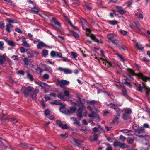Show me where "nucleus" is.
<instances>
[{
  "mask_svg": "<svg viewBox=\"0 0 150 150\" xmlns=\"http://www.w3.org/2000/svg\"><path fill=\"white\" fill-rule=\"evenodd\" d=\"M76 95L79 100L80 101V104L78 105L79 107L77 110L78 113L77 115L78 118L81 119L83 117L82 113L85 108V100L84 99L82 98V96L81 95L77 94Z\"/></svg>",
  "mask_w": 150,
  "mask_h": 150,
  "instance_id": "obj_1",
  "label": "nucleus"
},
{
  "mask_svg": "<svg viewBox=\"0 0 150 150\" xmlns=\"http://www.w3.org/2000/svg\"><path fill=\"white\" fill-rule=\"evenodd\" d=\"M127 70L128 72L131 75L137 76L144 81H150V78L144 75L142 73H139L138 74H136L134 73V71L133 70L130 68L127 69Z\"/></svg>",
  "mask_w": 150,
  "mask_h": 150,
  "instance_id": "obj_2",
  "label": "nucleus"
},
{
  "mask_svg": "<svg viewBox=\"0 0 150 150\" xmlns=\"http://www.w3.org/2000/svg\"><path fill=\"white\" fill-rule=\"evenodd\" d=\"M124 112L122 115V118L124 120H130L131 119L130 114L132 113L131 109L125 108L124 109Z\"/></svg>",
  "mask_w": 150,
  "mask_h": 150,
  "instance_id": "obj_3",
  "label": "nucleus"
},
{
  "mask_svg": "<svg viewBox=\"0 0 150 150\" xmlns=\"http://www.w3.org/2000/svg\"><path fill=\"white\" fill-rule=\"evenodd\" d=\"M71 90L70 89L65 90L63 92H62L57 94L58 97L61 100H64L67 98L70 97V93Z\"/></svg>",
  "mask_w": 150,
  "mask_h": 150,
  "instance_id": "obj_4",
  "label": "nucleus"
},
{
  "mask_svg": "<svg viewBox=\"0 0 150 150\" xmlns=\"http://www.w3.org/2000/svg\"><path fill=\"white\" fill-rule=\"evenodd\" d=\"M34 88L29 86L27 87H23L21 90V92L24 94L25 98H27L30 94V92L33 91Z\"/></svg>",
  "mask_w": 150,
  "mask_h": 150,
  "instance_id": "obj_5",
  "label": "nucleus"
},
{
  "mask_svg": "<svg viewBox=\"0 0 150 150\" xmlns=\"http://www.w3.org/2000/svg\"><path fill=\"white\" fill-rule=\"evenodd\" d=\"M122 105V104H117V105H116L115 104L110 103L108 104L107 106L109 108L114 109L117 113H119L120 112V108L118 107V105L121 106Z\"/></svg>",
  "mask_w": 150,
  "mask_h": 150,
  "instance_id": "obj_6",
  "label": "nucleus"
},
{
  "mask_svg": "<svg viewBox=\"0 0 150 150\" xmlns=\"http://www.w3.org/2000/svg\"><path fill=\"white\" fill-rule=\"evenodd\" d=\"M80 21L82 23V26L83 30H86L89 33L91 32L90 30L87 27L88 26V23L86 20L83 18H80Z\"/></svg>",
  "mask_w": 150,
  "mask_h": 150,
  "instance_id": "obj_7",
  "label": "nucleus"
},
{
  "mask_svg": "<svg viewBox=\"0 0 150 150\" xmlns=\"http://www.w3.org/2000/svg\"><path fill=\"white\" fill-rule=\"evenodd\" d=\"M26 52L28 54L29 57L31 58L32 57H36L39 54L38 52H36L35 51H32L31 50L29 49L27 50Z\"/></svg>",
  "mask_w": 150,
  "mask_h": 150,
  "instance_id": "obj_8",
  "label": "nucleus"
},
{
  "mask_svg": "<svg viewBox=\"0 0 150 150\" xmlns=\"http://www.w3.org/2000/svg\"><path fill=\"white\" fill-rule=\"evenodd\" d=\"M50 55L52 58H61L62 56V54L61 53L54 51H52L51 52Z\"/></svg>",
  "mask_w": 150,
  "mask_h": 150,
  "instance_id": "obj_9",
  "label": "nucleus"
},
{
  "mask_svg": "<svg viewBox=\"0 0 150 150\" xmlns=\"http://www.w3.org/2000/svg\"><path fill=\"white\" fill-rule=\"evenodd\" d=\"M58 82L60 87L62 88L64 87V85H68L69 84V82L68 81L65 80L59 81Z\"/></svg>",
  "mask_w": 150,
  "mask_h": 150,
  "instance_id": "obj_10",
  "label": "nucleus"
},
{
  "mask_svg": "<svg viewBox=\"0 0 150 150\" xmlns=\"http://www.w3.org/2000/svg\"><path fill=\"white\" fill-rule=\"evenodd\" d=\"M58 70L64 72L66 74H71L72 73V71L70 69L67 68H63L59 67L57 69Z\"/></svg>",
  "mask_w": 150,
  "mask_h": 150,
  "instance_id": "obj_11",
  "label": "nucleus"
},
{
  "mask_svg": "<svg viewBox=\"0 0 150 150\" xmlns=\"http://www.w3.org/2000/svg\"><path fill=\"white\" fill-rule=\"evenodd\" d=\"M65 105H62L59 109L60 111L66 115H69V110L65 108Z\"/></svg>",
  "mask_w": 150,
  "mask_h": 150,
  "instance_id": "obj_12",
  "label": "nucleus"
},
{
  "mask_svg": "<svg viewBox=\"0 0 150 150\" xmlns=\"http://www.w3.org/2000/svg\"><path fill=\"white\" fill-rule=\"evenodd\" d=\"M39 91V89L37 88L33 89L32 91V93L30 94L33 100H35L37 96V93Z\"/></svg>",
  "mask_w": 150,
  "mask_h": 150,
  "instance_id": "obj_13",
  "label": "nucleus"
},
{
  "mask_svg": "<svg viewBox=\"0 0 150 150\" xmlns=\"http://www.w3.org/2000/svg\"><path fill=\"white\" fill-rule=\"evenodd\" d=\"M56 123L62 129H67V126L66 124L63 125L61 121L59 120H57L56 121Z\"/></svg>",
  "mask_w": 150,
  "mask_h": 150,
  "instance_id": "obj_14",
  "label": "nucleus"
},
{
  "mask_svg": "<svg viewBox=\"0 0 150 150\" xmlns=\"http://www.w3.org/2000/svg\"><path fill=\"white\" fill-rule=\"evenodd\" d=\"M78 101L74 99L71 100H70V102L71 104L74 105L78 106L80 104V101Z\"/></svg>",
  "mask_w": 150,
  "mask_h": 150,
  "instance_id": "obj_15",
  "label": "nucleus"
},
{
  "mask_svg": "<svg viewBox=\"0 0 150 150\" xmlns=\"http://www.w3.org/2000/svg\"><path fill=\"white\" fill-rule=\"evenodd\" d=\"M117 113V114L116 115L112 122V123L113 124L118 123V121L120 118V112Z\"/></svg>",
  "mask_w": 150,
  "mask_h": 150,
  "instance_id": "obj_16",
  "label": "nucleus"
},
{
  "mask_svg": "<svg viewBox=\"0 0 150 150\" xmlns=\"http://www.w3.org/2000/svg\"><path fill=\"white\" fill-rule=\"evenodd\" d=\"M44 71H48L49 73H51L52 72V68L48 66L44 65L43 66Z\"/></svg>",
  "mask_w": 150,
  "mask_h": 150,
  "instance_id": "obj_17",
  "label": "nucleus"
},
{
  "mask_svg": "<svg viewBox=\"0 0 150 150\" xmlns=\"http://www.w3.org/2000/svg\"><path fill=\"white\" fill-rule=\"evenodd\" d=\"M144 129H144V127H141L139 129H138L136 131V133L137 134V135L139 136V137H144V136L142 135H138L137 134L138 133L140 134L142 132H143L144 131Z\"/></svg>",
  "mask_w": 150,
  "mask_h": 150,
  "instance_id": "obj_18",
  "label": "nucleus"
},
{
  "mask_svg": "<svg viewBox=\"0 0 150 150\" xmlns=\"http://www.w3.org/2000/svg\"><path fill=\"white\" fill-rule=\"evenodd\" d=\"M120 132L124 133H126L127 135H132L134 134L133 132L127 129L120 130Z\"/></svg>",
  "mask_w": 150,
  "mask_h": 150,
  "instance_id": "obj_19",
  "label": "nucleus"
},
{
  "mask_svg": "<svg viewBox=\"0 0 150 150\" xmlns=\"http://www.w3.org/2000/svg\"><path fill=\"white\" fill-rule=\"evenodd\" d=\"M46 45L42 42H40L37 45V47L38 49H42L44 47H45Z\"/></svg>",
  "mask_w": 150,
  "mask_h": 150,
  "instance_id": "obj_20",
  "label": "nucleus"
},
{
  "mask_svg": "<svg viewBox=\"0 0 150 150\" xmlns=\"http://www.w3.org/2000/svg\"><path fill=\"white\" fill-rule=\"evenodd\" d=\"M51 21L52 22L54 23L55 25H57L59 27L60 26V24L54 17H52V18Z\"/></svg>",
  "mask_w": 150,
  "mask_h": 150,
  "instance_id": "obj_21",
  "label": "nucleus"
},
{
  "mask_svg": "<svg viewBox=\"0 0 150 150\" xmlns=\"http://www.w3.org/2000/svg\"><path fill=\"white\" fill-rule=\"evenodd\" d=\"M71 119L74 121V124H76L78 126H79L80 125L79 121H78L76 118H75L74 117H71Z\"/></svg>",
  "mask_w": 150,
  "mask_h": 150,
  "instance_id": "obj_22",
  "label": "nucleus"
},
{
  "mask_svg": "<svg viewBox=\"0 0 150 150\" xmlns=\"http://www.w3.org/2000/svg\"><path fill=\"white\" fill-rule=\"evenodd\" d=\"M135 47L139 50L142 51L144 49L142 44L139 43H137L135 45Z\"/></svg>",
  "mask_w": 150,
  "mask_h": 150,
  "instance_id": "obj_23",
  "label": "nucleus"
},
{
  "mask_svg": "<svg viewBox=\"0 0 150 150\" xmlns=\"http://www.w3.org/2000/svg\"><path fill=\"white\" fill-rule=\"evenodd\" d=\"M23 45L24 46L29 48L30 47V46L28 43L27 41L25 39L22 40Z\"/></svg>",
  "mask_w": 150,
  "mask_h": 150,
  "instance_id": "obj_24",
  "label": "nucleus"
},
{
  "mask_svg": "<svg viewBox=\"0 0 150 150\" xmlns=\"http://www.w3.org/2000/svg\"><path fill=\"white\" fill-rule=\"evenodd\" d=\"M6 61V58L4 55L0 56V64H4Z\"/></svg>",
  "mask_w": 150,
  "mask_h": 150,
  "instance_id": "obj_25",
  "label": "nucleus"
},
{
  "mask_svg": "<svg viewBox=\"0 0 150 150\" xmlns=\"http://www.w3.org/2000/svg\"><path fill=\"white\" fill-rule=\"evenodd\" d=\"M91 38L95 41L98 43H101L102 42L101 39H98L93 35L92 36Z\"/></svg>",
  "mask_w": 150,
  "mask_h": 150,
  "instance_id": "obj_26",
  "label": "nucleus"
},
{
  "mask_svg": "<svg viewBox=\"0 0 150 150\" xmlns=\"http://www.w3.org/2000/svg\"><path fill=\"white\" fill-rule=\"evenodd\" d=\"M69 135L68 132H66L64 134H61L59 136L62 137L63 138L65 139L68 137Z\"/></svg>",
  "mask_w": 150,
  "mask_h": 150,
  "instance_id": "obj_27",
  "label": "nucleus"
},
{
  "mask_svg": "<svg viewBox=\"0 0 150 150\" xmlns=\"http://www.w3.org/2000/svg\"><path fill=\"white\" fill-rule=\"evenodd\" d=\"M7 22L10 23H17L16 20L14 19H12L10 18L7 19Z\"/></svg>",
  "mask_w": 150,
  "mask_h": 150,
  "instance_id": "obj_28",
  "label": "nucleus"
},
{
  "mask_svg": "<svg viewBox=\"0 0 150 150\" xmlns=\"http://www.w3.org/2000/svg\"><path fill=\"white\" fill-rule=\"evenodd\" d=\"M13 27L12 25L10 24L7 25L6 26V31L8 33L10 32V29Z\"/></svg>",
  "mask_w": 150,
  "mask_h": 150,
  "instance_id": "obj_29",
  "label": "nucleus"
},
{
  "mask_svg": "<svg viewBox=\"0 0 150 150\" xmlns=\"http://www.w3.org/2000/svg\"><path fill=\"white\" fill-rule=\"evenodd\" d=\"M136 28L139 30H140V25L139 23V22L137 21H134V22Z\"/></svg>",
  "mask_w": 150,
  "mask_h": 150,
  "instance_id": "obj_30",
  "label": "nucleus"
},
{
  "mask_svg": "<svg viewBox=\"0 0 150 150\" xmlns=\"http://www.w3.org/2000/svg\"><path fill=\"white\" fill-rule=\"evenodd\" d=\"M74 145L79 147H81V145L80 143V142L77 139H74Z\"/></svg>",
  "mask_w": 150,
  "mask_h": 150,
  "instance_id": "obj_31",
  "label": "nucleus"
},
{
  "mask_svg": "<svg viewBox=\"0 0 150 150\" xmlns=\"http://www.w3.org/2000/svg\"><path fill=\"white\" fill-rule=\"evenodd\" d=\"M102 60L103 63L105 64V65H107L108 67H110L111 66V64L110 62L108 61L105 59H102Z\"/></svg>",
  "mask_w": 150,
  "mask_h": 150,
  "instance_id": "obj_32",
  "label": "nucleus"
},
{
  "mask_svg": "<svg viewBox=\"0 0 150 150\" xmlns=\"http://www.w3.org/2000/svg\"><path fill=\"white\" fill-rule=\"evenodd\" d=\"M111 41L113 44H115L116 45H118L120 42L119 40L113 38L111 40Z\"/></svg>",
  "mask_w": 150,
  "mask_h": 150,
  "instance_id": "obj_33",
  "label": "nucleus"
},
{
  "mask_svg": "<svg viewBox=\"0 0 150 150\" xmlns=\"http://www.w3.org/2000/svg\"><path fill=\"white\" fill-rule=\"evenodd\" d=\"M36 70L37 73L38 74H41L43 71L42 69L40 67H37Z\"/></svg>",
  "mask_w": 150,
  "mask_h": 150,
  "instance_id": "obj_34",
  "label": "nucleus"
},
{
  "mask_svg": "<svg viewBox=\"0 0 150 150\" xmlns=\"http://www.w3.org/2000/svg\"><path fill=\"white\" fill-rule=\"evenodd\" d=\"M51 104L53 105H60L62 104L59 101H58L56 100H55L53 102H50Z\"/></svg>",
  "mask_w": 150,
  "mask_h": 150,
  "instance_id": "obj_35",
  "label": "nucleus"
},
{
  "mask_svg": "<svg viewBox=\"0 0 150 150\" xmlns=\"http://www.w3.org/2000/svg\"><path fill=\"white\" fill-rule=\"evenodd\" d=\"M97 102V101L95 100H92L91 101L87 100V103L88 104L93 105L94 104H96Z\"/></svg>",
  "mask_w": 150,
  "mask_h": 150,
  "instance_id": "obj_36",
  "label": "nucleus"
},
{
  "mask_svg": "<svg viewBox=\"0 0 150 150\" xmlns=\"http://www.w3.org/2000/svg\"><path fill=\"white\" fill-rule=\"evenodd\" d=\"M42 56L44 57H46L48 54V51L46 50H43L42 51Z\"/></svg>",
  "mask_w": 150,
  "mask_h": 150,
  "instance_id": "obj_37",
  "label": "nucleus"
},
{
  "mask_svg": "<svg viewBox=\"0 0 150 150\" xmlns=\"http://www.w3.org/2000/svg\"><path fill=\"white\" fill-rule=\"evenodd\" d=\"M119 147H120V148L125 149V148H127L128 147V146L126 145L125 144L123 143L120 144Z\"/></svg>",
  "mask_w": 150,
  "mask_h": 150,
  "instance_id": "obj_38",
  "label": "nucleus"
},
{
  "mask_svg": "<svg viewBox=\"0 0 150 150\" xmlns=\"http://www.w3.org/2000/svg\"><path fill=\"white\" fill-rule=\"evenodd\" d=\"M107 37L111 41L114 38V35L112 34H109L107 35Z\"/></svg>",
  "mask_w": 150,
  "mask_h": 150,
  "instance_id": "obj_39",
  "label": "nucleus"
},
{
  "mask_svg": "<svg viewBox=\"0 0 150 150\" xmlns=\"http://www.w3.org/2000/svg\"><path fill=\"white\" fill-rule=\"evenodd\" d=\"M108 23L112 25H115L118 23L116 21H109Z\"/></svg>",
  "mask_w": 150,
  "mask_h": 150,
  "instance_id": "obj_40",
  "label": "nucleus"
},
{
  "mask_svg": "<svg viewBox=\"0 0 150 150\" xmlns=\"http://www.w3.org/2000/svg\"><path fill=\"white\" fill-rule=\"evenodd\" d=\"M27 77L31 81H33L34 79L33 76L30 73H28L27 74Z\"/></svg>",
  "mask_w": 150,
  "mask_h": 150,
  "instance_id": "obj_41",
  "label": "nucleus"
},
{
  "mask_svg": "<svg viewBox=\"0 0 150 150\" xmlns=\"http://www.w3.org/2000/svg\"><path fill=\"white\" fill-rule=\"evenodd\" d=\"M76 110V108L75 107H71L70 108L69 115L71 114L73 112L75 111Z\"/></svg>",
  "mask_w": 150,
  "mask_h": 150,
  "instance_id": "obj_42",
  "label": "nucleus"
},
{
  "mask_svg": "<svg viewBox=\"0 0 150 150\" xmlns=\"http://www.w3.org/2000/svg\"><path fill=\"white\" fill-rule=\"evenodd\" d=\"M120 49H122L124 50H127V48L125 46L123 45L119 46Z\"/></svg>",
  "mask_w": 150,
  "mask_h": 150,
  "instance_id": "obj_43",
  "label": "nucleus"
},
{
  "mask_svg": "<svg viewBox=\"0 0 150 150\" xmlns=\"http://www.w3.org/2000/svg\"><path fill=\"white\" fill-rule=\"evenodd\" d=\"M116 55H117L118 57L120 59V60L122 62H123L124 61V58L123 57H122V56L119 54L118 53H117L115 54Z\"/></svg>",
  "mask_w": 150,
  "mask_h": 150,
  "instance_id": "obj_44",
  "label": "nucleus"
},
{
  "mask_svg": "<svg viewBox=\"0 0 150 150\" xmlns=\"http://www.w3.org/2000/svg\"><path fill=\"white\" fill-rule=\"evenodd\" d=\"M122 95L125 97L127 96V91L125 88H123L122 89Z\"/></svg>",
  "mask_w": 150,
  "mask_h": 150,
  "instance_id": "obj_45",
  "label": "nucleus"
},
{
  "mask_svg": "<svg viewBox=\"0 0 150 150\" xmlns=\"http://www.w3.org/2000/svg\"><path fill=\"white\" fill-rule=\"evenodd\" d=\"M126 78L127 80L130 81H133L134 80V78L132 77L129 74H127V75Z\"/></svg>",
  "mask_w": 150,
  "mask_h": 150,
  "instance_id": "obj_46",
  "label": "nucleus"
},
{
  "mask_svg": "<svg viewBox=\"0 0 150 150\" xmlns=\"http://www.w3.org/2000/svg\"><path fill=\"white\" fill-rule=\"evenodd\" d=\"M71 32L72 33L73 36L76 38H77L79 37V34L76 33L75 32L73 31H71Z\"/></svg>",
  "mask_w": 150,
  "mask_h": 150,
  "instance_id": "obj_47",
  "label": "nucleus"
},
{
  "mask_svg": "<svg viewBox=\"0 0 150 150\" xmlns=\"http://www.w3.org/2000/svg\"><path fill=\"white\" fill-rule=\"evenodd\" d=\"M49 77V75L47 74H45L42 76V78L45 80L48 79Z\"/></svg>",
  "mask_w": 150,
  "mask_h": 150,
  "instance_id": "obj_48",
  "label": "nucleus"
},
{
  "mask_svg": "<svg viewBox=\"0 0 150 150\" xmlns=\"http://www.w3.org/2000/svg\"><path fill=\"white\" fill-rule=\"evenodd\" d=\"M31 11L35 13H37L39 12L38 10L35 7L31 8Z\"/></svg>",
  "mask_w": 150,
  "mask_h": 150,
  "instance_id": "obj_49",
  "label": "nucleus"
},
{
  "mask_svg": "<svg viewBox=\"0 0 150 150\" xmlns=\"http://www.w3.org/2000/svg\"><path fill=\"white\" fill-rule=\"evenodd\" d=\"M120 33L124 35H126L127 34V32L126 31L122 29L120 30Z\"/></svg>",
  "mask_w": 150,
  "mask_h": 150,
  "instance_id": "obj_50",
  "label": "nucleus"
},
{
  "mask_svg": "<svg viewBox=\"0 0 150 150\" xmlns=\"http://www.w3.org/2000/svg\"><path fill=\"white\" fill-rule=\"evenodd\" d=\"M137 90L140 92H142V91L143 88L141 86L140 84H138L137 86Z\"/></svg>",
  "mask_w": 150,
  "mask_h": 150,
  "instance_id": "obj_51",
  "label": "nucleus"
},
{
  "mask_svg": "<svg viewBox=\"0 0 150 150\" xmlns=\"http://www.w3.org/2000/svg\"><path fill=\"white\" fill-rule=\"evenodd\" d=\"M8 45L10 46H15L14 42L12 41L9 40L8 41Z\"/></svg>",
  "mask_w": 150,
  "mask_h": 150,
  "instance_id": "obj_52",
  "label": "nucleus"
},
{
  "mask_svg": "<svg viewBox=\"0 0 150 150\" xmlns=\"http://www.w3.org/2000/svg\"><path fill=\"white\" fill-rule=\"evenodd\" d=\"M17 73L19 75H22L23 76L25 74V72L23 70H20L18 71L17 72Z\"/></svg>",
  "mask_w": 150,
  "mask_h": 150,
  "instance_id": "obj_53",
  "label": "nucleus"
},
{
  "mask_svg": "<svg viewBox=\"0 0 150 150\" xmlns=\"http://www.w3.org/2000/svg\"><path fill=\"white\" fill-rule=\"evenodd\" d=\"M61 58L62 59H61L62 60H63V61L67 62H70V60L67 58H65L64 57H62V56Z\"/></svg>",
  "mask_w": 150,
  "mask_h": 150,
  "instance_id": "obj_54",
  "label": "nucleus"
},
{
  "mask_svg": "<svg viewBox=\"0 0 150 150\" xmlns=\"http://www.w3.org/2000/svg\"><path fill=\"white\" fill-rule=\"evenodd\" d=\"M50 111L47 109L45 111V114L46 116H47L50 115Z\"/></svg>",
  "mask_w": 150,
  "mask_h": 150,
  "instance_id": "obj_55",
  "label": "nucleus"
},
{
  "mask_svg": "<svg viewBox=\"0 0 150 150\" xmlns=\"http://www.w3.org/2000/svg\"><path fill=\"white\" fill-rule=\"evenodd\" d=\"M15 30L16 31L20 34H22L23 33V32L22 31L18 28H16Z\"/></svg>",
  "mask_w": 150,
  "mask_h": 150,
  "instance_id": "obj_56",
  "label": "nucleus"
},
{
  "mask_svg": "<svg viewBox=\"0 0 150 150\" xmlns=\"http://www.w3.org/2000/svg\"><path fill=\"white\" fill-rule=\"evenodd\" d=\"M23 60L25 64L26 65H28V59L27 58H24Z\"/></svg>",
  "mask_w": 150,
  "mask_h": 150,
  "instance_id": "obj_57",
  "label": "nucleus"
},
{
  "mask_svg": "<svg viewBox=\"0 0 150 150\" xmlns=\"http://www.w3.org/2000/svg\"><path fill=\"white\" fill-rule=\"evenodd\" d=\"M88 115L91 118H94L96 117L95 114L93 113L89 114Z\"/></svg>",
  "mask_w": 150,
  "mask_h": 150,
  "instance_id": "obj_58",
  "label": "nucleus"
},
{
  "mask_svg": "<svg viewBox=\"0 0 150 150\" xmlns=\"http://www.w3.org/2000/svg\"><path fill=\"white\" fill-rule=\"evenodd\" d=\"M138 128L139 126L135 124L133 126V128L135 130H137L138 129Z\"/></svg>",
  "mask_w": 150,
  "mask_h": 150,
  "instance_id": "obj_59",
  "label": "nucleus"
},
{
  "mask_svg": "<svg viewBox=\"0 0 150 150\" xmlns=\"http://www.w3.org/2000/svg\"><path fill=\"white\" fill-rule=\"evenodd\" d=\"M71 55L74 58H76L77 57V54L73 52H71Z\"/></svg>",
  "mask_w": 150,
  "mask_h": 150,
  "instance_id": "obj_60",
  "label": "nucleus"
},
{
  "mask_svg": "<svg viewBox=\"0 0 150 150\" xmlns=\"http://www.w3.org/2000/svg\"><path fill=\"white\" fill-rule=\"evenodd\" d=\"M124 83L127 86H129L130 88H131L132 87V85H131L130 83L129 82L126 81H125V82H124Z\"/></svg>",
  "mask_w": 150,
  "mask_h": 150,
  "instance_id": "obj_61",
  "label": "nucleus"
},
{
  "mask_svg": "<svg viewBox=\"0 0 150 150\" xmlns=\"http://www.w3.org/2000/svg\"><path fill=\"white\" fill-rule=\"evenodd\" d=\"M40 86L42 87L49 86L47 84L42 82L40 84Z\"/></svg>",
  "mask_w": 150,
  "mask_h": 150,
  "instance_id": "obj_62",
  "label": "nucleus"
},
{
  "mask_svg": "<svg viewBox=\"0 0 150 150\" xmlns=\"http://www.w3.org/2000/svg\"><path fill=\"white\" fill-rule=\"evenodd\" d=\"M98 135L96 134H94L93 139V140L94 141H96L98 140Z\"/></svg>",
  "mask_w": 150,
  "mask_h": 150,
  "instance_id": "obj_63",
  "label": "nucleus"
},
{
  "mask_svg": "<svg viewBox=\"0 0 150 150\" xmlns=\"http://www.w3.org/2000/svg\"><path fill=\"white\" fill-rule=\"evenodd\" d=\"M11 57L14 60H18V57L17 55L12 56Z\"/></svg>",
  "mask_w": 150,
  "mask_h": 150,
  "instance_id": "obj_64",
  "label": "nucleus"
}]
</instances>
